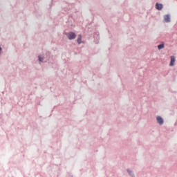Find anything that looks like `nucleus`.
<instances>
[{"label":"nucleus","instance_id":"obj_1","mask_svg":"<svg viewBox=\"0 0 177 177\" xmlns=\"http://www.w3.org/2000/svg\"><path fill=\"white\" fill-rule=\"evenodd\" d=\"M66 36L68 37V39H70V40L75 39V38L77 37V35H75V33H74L73 32H70L69 33H66Z\"/></svg>","mask_w":177,"mask_h":177},{"label":"nucleus","instance_id":"obj_2","mask_svg":"<svg viewBox=\"0 0 177 177\" xmlns=\"http://www.w3.org/2000/svg\"><path fill=\"white\" fill-rule=\"evenodd\" d=\"M171 61L169 66L170 67H172V66H175V62H176V59H175V56H171L170 57Z\"/></svg>","mask_w":177,"mask_h":177},{"label":"nucleus","instance_id":"obj_3","mask_svg":"<svg viewBox=\"0 0 177 177\" xmlns=\"http://www.w3.org/2000/svg\"><path fill=\"white\" fill-rule=\"evenodd\" d=\"M156 120L160 125H162L164 124V120L160 116H158Z\"/></svg>","mask_w":177,"mask_h":177},{"label":"nucleus","instance_id":"obj_4","mask_svg":"<svg viewBox=\"0 0 177 177\" xmlns=\"http://www.w3.org/2000/svg\"><path fill=\"white\" fill-rule=\"evenodd\" d=\"M164 21L165 23H169L171 21V17L169 15H166L164 16Z\"/></svg>","mask_w":177,"mask_h":177},{"label":"nucleus","instance_id":"obj_5","mask_svg":"<svg viewBox=\"0 0 177 177\" xmlns=\"http://www.w3.org/2000/svg\"><path fill=\"white\" fill-rule=\"evenodd\" d=\"M162 8H163L162 4L156 3V9H157L158 10H162Z\"/></svg>","mask_w":177,"mask_h":177},{"label":"nucleus","instance_id":"obj_6","mask_svg":"<svg viewBox=\"0 0 177 177\" xmlns=\"http://www.w3.org/2000/svg\"><path fill=\"white\" fill-rule=\"evenodd\" d=\"M82 36L81 35H79L77 39V44H79V45L80 44H82Z\"/></svg>","mask_w":177,"mask_h":177},{"label":"nucleus","instance_id":"obj_7","mask_svg":"<svg viewBox=\"0 0 177 177\" xmlns=\"http://www.w3.org/2000/svg\"><path fill=\"white\" fill-rule=\"evenodd\" d=\"M158 48L160 50L164 49V44H160L158 46Z\"/></svg>","mask_w":177,"mask_h":177},{"label":"nucleus","instance_id":"obj_8","mask_svg":"<svg viewBox=\"0 0 177 177\" xmlns=\"http://www.w3.org/2000/svg\"><path fill=\"white\" fill-rule=\"evenodd\" d=\"M39 62H42L44 60V58H41V57H39Z\"/></svg>","mask_w":177,"mask_h":177},{"label":"nucleus","instance_id":"obj_9","mask_svg":"<svg viewBox=\"0 0 177 177\" xmlns=\"http://www.w3.org/2000/svg\"><path fill=\"white\" fill-rule=\"evenodd\" d=\"M127 172H129V175H131V174H132V171H129V169H127Z\"/></svg>","mask_w":177,"mask_h":177},{"label":"nucleus","instance_id":"obj_10","mask_svg":"<svg viewBox=\"0 0 177 177\" xmlns=\"http://www.w3.org/2000/svg\"><path fill=\"white\" fill-rule=\"evenodd\" d=\"M133 173L131 172L130 175H131L132 177H133V176H132Z\"/></svg>","mask_w":177,"mask_h":177},{"label":"nucleus","instance_id":"obj_11","mask_svg":"<svg viewBox=\"0 0 177 177\" xmlns=\"http://www.w3.org/2000/svg\"><path fill=\"white\" fill-rule=\"evenodd\" d=\"M133 173L131 172L130 175H131L132 177H133V176H132Z\"/></svg>","mask_w":177,"mask_h":177},{"label":"nucleus","instance_id":"obj_12","mask_svg":"<svg viewBox=\"0 0 177 177\" xmlns=\"http://www.w3.org/2000/svg\"><path fill=\"white\" fill-rule=\"evenodd\" d=\"M133 173L131 172L130 175H131L132 177H133V176H132Z\"/></svg>","mask_w":177,"mask_h":177},{"label":"nucleus","instance_id":"obj_13","mask_svg":"<svg viewBox=\"0 0 177 177\" xmlns=\"http://www.w3.org/2000/svg\"><path fill=\"white\" fill-rule=\"evenodd\" d=\"M1 50H2V48L0 47V52H1Z\"/></svg>","mask_w":177,"mask_h":177}]
</instances>
